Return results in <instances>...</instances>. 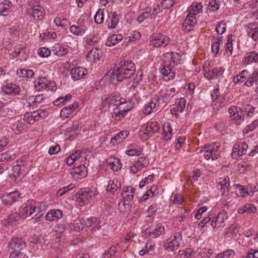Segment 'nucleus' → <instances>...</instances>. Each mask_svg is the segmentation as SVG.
I'll return each instance as SVG.
<instances>
[{"label": "nucleus", "mask_w": 258, "mask_h": 258, "mask_svg": "<svg viewBox=\"0 0 258 258\" xmlns=\"http://www.w3.org/2000/svg\"><path fill=\"white\" fill-rule=\"evenodd\" d=\"M95 189H90L88 188L81 189L78 193L77 201L81 206L88 204L90 201L97 194Z\"/></svg>", "instance_id": "7"}, {"label": "nucleus", "mask_w": 258, "mask_h": 258, "mask_svg": "<svg viewBox=\"0 0 258 258\" xmlns=\"http://www.w3.org/2000/svg\"><path fill=\"white\" fill-rule=\"evenodd\" d=\"M128 135V132L126 131H121L112 138L111 141L113 144L120 143L127 137Z\"/></svg>", "instance_id": "42"}, {"label": "nucleus", "mask_w": 258, "mask_h": 258, "mask_svg": "<svg viewBox=\"0 0 258 258\" xmlns=\"http://www.w3.org/2000/svg\"><path fill=\"white\" fill-rule=\"evenodd\" d=\"M119 16L116 12H111L108 14V18L106 22L108 29H114L118 23Z\"/></svg>", "instance_id": "20"}, {"label": "nucleus", "mask_w": 258, "mask_h": 258, "mask_svg": "<svg viewBox=\"0 0 258 258\" xmlns=\"http://www.w3.org/2000/svg\"><path fill=\"white\" fill-rule=\"evenodd\" d=\"M70 30L72 34L77 36H83L86 31L85 29L75 25L70 27Z\"/></svg>", "instance_id": "46"}, {"label": "nucleus", "mask_w": 258, "mask_h": 258, "mask_svg": "<svg viewBox=\"0 0 258 258\" xmlns=\"http://www.w3.org/2000/svg\"><path fill=\"white\" fill-rule=\"evenodd\" d=\"M219 147L220 146L216 143L205 146L201 150V153H204V156L206 160L211 158L213 161L216 160L220 154Z\"/></svg>", "instance_id": "5"}, {"label": "nucleus", "mask_w": 258, "mask_h": 258, "mask_svg": "<svg viewBox=\"0 0 258 258\" xmlns=\"http://www.w3.org/2000/svg\"><path fill=\"white\" fill-rule=\"evenodd\" d=\"M228 217V214L224 210L220 211L217 216L213 218L211 221V225L214 228L223 227L225 226V220Z\"/></svg>", "instance_id": "9"}, {"label": "nucleus", "mask_w": 258, "mask_h": 258, "mask_svg": "<svg viewBox=\"0 0 258 258\" xmlns=\"http://www.w3.org/2000/svg\"><path fill=\"white\" fill-rule=\"evenodd\" d=\"M136 163L142 169L148 165L149 161L144 156H142L138 158Z\"/></svg>", "instance_id": "54"}, {"label": "nucleus", "mask_w": 258, "mask_h": 258, "mask_svg": "<svg viewBox=\"0 0 258 258\" xmlns=\"http://www.w3.org/2000/svg\"><path fill=\"white\" fill-rule=\"evenodd\" d=\"M107 164L113 171H118L121 168V164L120 160L116 158L111 157L109 158L107 160Z\"/></svg>", "instance_id": "31"}, {"label": "nucleus", "mask_w": 258, "mask_h": 258, "mask_svg": "<svg viewBox=\"0 0 258 258\" xmlns=\"http://www.w3.org/2000/svg\"><path fill=\"white\" fill-rule=\"evenodd\" d=\"M230 117H233L232 119L235 124L240 125L244 120V111L240 107V110H238L235 113H233V114L232 115H230Z\"/></svg>", "instance_id": "30"}, {"label": "nucleus", "mask_w": 258, "mask_h": 258, "mask_svg": "<svg viewBox=\"0 0 258 258\" xmlns=\"http://www.w3.org/2000/svg\"><path fill=\"white\" fill-rule=\"evenodd\" d=\"M159 103L158 99L156 98H152L151 101L147 104L143 110L145 114H150L152 112L156 111L158 109Z\"/></svg>", "instance_id": "17"}, {"label": "nucleus", "mask_w": 258, "mask_h": 258, "mask_svg": "<svg viewBox=\"0 0 258 258\" xmlns=\"http://www.w3.org/2000/svg\"><path fill=\"white\" fill-rule=\"evenodd\" d=\"M27 13L30 16L33 17L34 20H41L45 15L44 9L39 6H35L30 8L27 10Z\"/></svg>", "instance_id": "12"}, {"label": "nucleus", "mask_w": 258, "mask_h": 258, "mask_svg": "<svg viewBox=\"0 0 258 258\" xmlns=\"http://www.w3.org/2000/svg\"><path fill=\"white\" fill-rule=\"evenodd\" d=\"M150 7L146 8L143 12H142L137 18V21L141 23L144 21H146L147 23L151 20Z\"/></svg>", "instance_id": "34"}, {"label": "nucleus", "mask_w": 258, "mask_h": 258, "mask_svg": "<svg viewBox=\"0 0 258 258\" xmlns=\"http://www.w3.org/2000/svg\"><path fill=\"white\" fill-rule=\"evenodd\" d=\"M131 109V103L126 101L125 99L124 98V101L119 102L113 109L112 116L115 120L118 121L123 118Z\"/></svg>", "instance_id": "4"}, {"label": "nucleus", "mask_w": 258, "mask_h": 258, "mask_svg": "<svg viewBox=\"0 0 258 258\" xmlns=\"http://www.w3.org/2000/svg\"><path fill=\"white\" fill-rule=\"evenodd\" d=\"M12 6V4L9 0H5L0 3V15L7 16L9 13V10Z\"/></svg>", "instance_id": "36"}, {"label": "nucleus", "mask_w": 258, "mask_h": 258, "mask_svg": "<svg viewBox=\"0 0 258 258\" xmlns=\"http://www.w3.org/2000/svg\"><path fill=\"white\" fill-rule=\"evenodd\" d=\"M20 217H21L19 215V213L18 214L17 213L11 214L7 219V223L12 225L13 222L18 221Z\"/></svg>", "instance_id": "58"}, {"label": "nucleus", "mask_w": 258, "mask_h": 258, "mask_svg": "<svg viewBox=\"0 0 258 258\" xmlns=\"http://www.w3.org/2000/svg\"><path fill=\"white\" fill-rule=\"evenodd\" d=\"M77 105L71 104L68 106L63 108L60 111V116L64 118H68L71 114H72Z\"/></svg>", "instance_id": "39"}, {"label": "nucleus", "mask_w": 258, "mask_h": 258, "mask_svg": "<svg viewBox=\"0 0 258 258\" xmlns=\"http://www.w3.org/2000/svg\"><path fill=\"white\" fill-rule=\"evenodd\" d=\"M219 184L221 186L220 191L222 195L228 193L229 190L230 182L229 178L228 176H224L219 178Z\"/></svg>", "instance_id": "27"}, {"label": "nucleus", "mask_w": 258, "mask_h": 258, "mask_svg": "<svg viewBox=\"0 0 258 258\" xmlns=\"http://www.w3.org/2000/svg\"><path fill=\"white\" fill-rule=\"evenodd\" d=\"M87 169L84 165H80L75 167L71 170L70 173L75 177L82 178L87 175Z\"/></svg>", "instance_id": "22"}, {"label": "nucleus", "mask_w": 258, "mask_h": 258, "mask_svg": "<svg viewBox=\"0 0 258 258\" xmlns=\"http://www.w3.org/2000/svg\"><path fill=\"white\" fill-rule=\"evenodd\" d=\"M82 126L79 125L78 121H75L73 122L72 127L67 129L66 132V135L70 138H74L77 136Z\"/></svg>", "instance_id": "25"}, {"label": "nucleus", "mask_w": 258, "mask_h": 258, "mask_svg": "<svg viewBox=\"0 0 258 258\" xmlns=\"http://www.w3.org/2000/svg\"><path fill=\"white\" fill-rule=\"evenodd\" d=\"M135 189L132 186H127L122 189L121 196L123 200V204L130 203L134 199Z\"/></svg>", "instance_id": "15"}, {"label": "nucleus", "mask_w": 258, "mask_h": 258, "mask_svg": "<svg viewBox=\"0 0 258 258\" xmlns=\"http://www.w3.org/2000/svg\"><path fill=\"white\" fill-rule=\"evenodd\" d=\"M44 97L43 94H39L38 95H36V96H30L28 98V102L29 105H30L31 103H32L33 105H37L41 103V102L43 100Z\"/></svg>", "instance_id": "47"}, {"label": "nucleus", "mask_w": 258, "mask_h": 258, "mask_svg": "<svg viewBox=\"0 0 258 258\" xmlns=\"http://www.w3.org/2000/svg\"><path fill=\"white\" fill-rule=\"evenodd\" d=\"M181 240L182 235L181 233L179 232L175 233L166 240L164 244V247L168 251H175L178 249Z\"/></svg>", "instance_id": "6"}, {"label": "nucleus", "mask_w": 258, "mask_h": 258, "mask_svg": "<svg viewBox=\"0 0 258 258\" xmlns=\"http://www.w3.org/2000/svg\"><path fill=\"white\" fill-rule=\"evenodd\" d=\"M203 6L201 4L194 3L188 8L189 14L196 16L202 11Z\"/></svg>", "instance_id": "41"}, {"label": "nucleus", "mask_w": 258, "mask_h": 258, "mask_svg": "<svg viewBox=\"0 0 258 258\" xmlns=\"http://www.w3.org/2000/svg\"><path fill=\"white\" fill-rule=\"evenodd\" d=\"M101 51L98 48H93L91 49L88 55L86 58L89 61H96L99 60L101 56Z\"/></svg>", "instance_id": "28"}, {"label": "nucleus", "mask_w": 258, "mask_h": 258, "mask_svg": "<svg viewBox=\"0 0 258 258\" xmlns=\"http://www.w3.org/2000/svg\"><path fill=\"white\" fill-rule=\"evenodd\" d=\"M26 245L25 240L22 237H13L8 243L9 250L11 249L13 251H19V250L24 249Z\"/></svg>", "instance_id": "10"}, {"label": "nucleus", "mask_w": 258, "mask_h": 258, "mask_svg": "<svg viewBox=\"0 0 258 258\" xmlns=\"http://www.w3.org/2000/svg\"><path fill=\"white\" fill-rule=\"evenodd\" d=\"M120 186L121 184L117 179H113L109 180L106 189L108 191L114 193L117 189H120Z\"/></svg>", "instance_id": "38"}, {"label": "nucleus", "mask_w": 258, "mask_h": 258, "mask_svg": "<svg viewBox=\"0 0 258 258\" xmlns=\"http://www.w3.org/2000/svg\"><path fill=\"white\" fill-rule=\"evenodd\" d=\"M34 86L35 89L38 91L45 89L47 86L46 79L43 77L37 79L34 82Z\"/></svg>", "instance_id": "43"}, {"label": "nucleus", "mask_w": 258, "mask_h": 258, "mask_svg": "<svg viewBox=\"0 0 258 258\" xmlns=\"http://www.w3.org/2000/svg\"><path fill=\"white\" fill-rule=\"evenodd\" d=\"M200 254L203 258H211L213 254V250L204 248L202 249Z\"/></svg>", "instance_id": "64"}, {"label": "nucleus", "mask_w": 258, "mask_h": 258, "mask_svg": "<svg viewBox=\"0 0 258 258\" xmlns=\"http://www.w3.org/2000/svg\"><path fill=\"white\" fill-rule=\"evenodd\" d=\"M159 124L156 121H149L142 126L141 129L144 131V134H148V136H152L156 133L159 128Z\"/></svg>", "instance_id": "14"}, {"label": "nucleus", "mask_w": 258, "mask_h": 258, "mask_svg": "<svg viewBox=\"0 0 258 258\" xmlns=\"http://www.w3.org/2000/svg\"><path fill=\"white\" fill-rule=\"evenodd\" d=\"M168 55L171 57V61L173 66L177 65L180 60V55L177 53L170 52L168 53Z\"/></svg>", "instance_id": "56"}, {"label": "nucleus", "mask_w": 258, "mask_h": 258, "mask_svg": "<svg viewBox=\"0 0 258 258\" xmlns=\"http://www.w3.org/2000/svg\"><path fill=\"white\" fill-rule=\"evenodd\" d=\"M10 258H28V256L23 252L13 251L11 252Z\"/></svg>", "instance_id": "63"}, {"label": "nucleus", "mask_w": 258, "mask_h": 258, "mask_svg": "<svg viewBox=\"0 0 258 258\" xmlns=\"http://www.w3.org/2000/svg\"><path fill=\"white\" fill-rule=\"evenodd\" d=\"M85 225L88 228H91L92 231H95L101 228L100 222L97 221L95 217H90L87 218H82Z\"/></svg>", "instance_id": "16"}, {"label": "nucleus", "mask_w": 258, "mask_h": 258, "mask_svg": "<svg viewBox=\"0 0 258 258\" xmlns=\"http://www.w3.org/2000/svg\"><path fill=\"white\" fill-rule=\"evenodd\" d=\"M164 139L166 141H169L171 137L172 129L170 124H167L163 127Z\"/></svg>", "instance_id": "53"}, {"label": "nucleus", "mask_w": 258, "mask_h": 258, "mask_svg": "<svg viewBox=\"0 0 258 258\" xmlns=\"http://www.w3.org/2000/svg\"><path fill=\"white\" fill-rule=\"evenodd\" d=\"M22 198L19 191H15L2 196L3 203L5 206H10L13 203L20 201Z\"/></svg>", "instance_id": "11"}, {"label": "nucleus", "mask_w": 258, "mask_h": 258, "mask_svg": "<svg viewBox=\"0 0 258 258\" xmlns=\"http://www.w3.org/2000/svg\"><path fill=\"white\" fill-rule=\"evenodd\" d=\"M135 66L131 60H123L114 67L112 75L113 79H116L118 81L130 79L135 73Z\"/></svg>", "instance_id": "1"}, {"label": "nucleus", "mask_w": 258, "mask_h": 258, "mask_svg": "<svg viewBox=\"0 0 258 258\" xmlns=\"http://www.w3.org/2000/svg\"><path fill=\"white\" fill-rule=\"evenodd\" d=\"M26 124L23 121L18 120L12 125V129L16 134H20L25 131Z\"/></svg>", "instance_id": "37"}, {"label": "nucleus", "mask_w": 258, "mask_h": 258, "mask_svg": "<svg viewBox=\"0 0 258 258\" xmlns=\"http://www.w3.org/2000/svg\"><path fill=\"white\" fill-rule=\"evenodd\" d=\"M50 50L46 47L40 48L38 50L39 56L41 57H46L50 54Z\"/></svg>", "instance_id": "60"}, {"label": "nucleus", "mask_w": 258, "mask_h": 258, "mask_svg": "<svg viewBox=\"0 0 258 258\" xmlns=\"http://www.w3.org/2000/svg\"><path fill=\"white\" fill-rule=\"evenodd\" d=\"M258 62V53L255 51L248 52L243 58V62L244 64H249L252 63Z\"/></svg>", "instance_id": "24"}, {"label": "nucleus", "mask_w": 258, "mask_h": 258, "mask_svg": "<svg viewBox=\"0 0 258 258\" xmlns=\"http://www.w3.org/2000/svg\"><path fill=\"white\" fill-rule=\"evenodd\" d=\"M52 52L58 56H62L68 53V49L64 46L56 44L53 46Z\"/></svg>", "instance_id": "35"}, {"label": "nucleus", "mask_w": 258, "mask_h": 258, "mask_svg": "<svg viewBox=\"0 0 258 258\" xmlns=\"http://www.w3.org/2000/svg\"><path fill=\"white\" fill-rule=\"evenodd\" d=\"M240 225L239 224L234 223L231 224L228 229V231L233 235L236 234L239 231Z\"/></svg>", "instance_id": "57"}, {"label": "nucleus", "mask_w": 258, "mask_h": 258, "mask_svg": "<svg viewBox=\"0 0 258 258\" xmlns=\"http://www.w3.org/2000/svg\"><path fill=\"white\" fill-rule=\"evenodd\" d=\"M256 212V208L251 204H246L243 207L238 209V212L240 214L246 213H254Z\"/></svg>", "instance_id": "33"}, {"label": "nucleus", "mask_w": 258, "mask_h": 258, "mask_svg": "<svg viewBox=\"0 0 258 258\" xmlns=\"http://www.w3.org/2000/svg\"><path fill=\"white\" fill-rule=\"evenodd\" d=\"M161 72L164 77H168V80L173 79L175 77L174 72H172L171 68L167 65H164Z\"/></svg>", "instance_id": "45"}, {"label": "nucleus", "mask_w": 258, "mask_h": 258, "mask_svg": "<svg viewBox=\"0 0 258 258\" xmlns=\"http://www.w3.org/2000/svg\"><path fill=\"white\" fill-rule=\"evenodd\" d=\"M62 217V212L59 209L50 210L45 216L46 220L50 221L57 220Z\"/></svg>", "instance_id": "26"}, {"label": "nucleus", "mask_w": 258, "mask_h": 258, "mask_svg": "<svg viewBox=\"0 0 258 258\" xmlns=\"http://www.w3.org/2000/svg\"><path fill=\"white\" fill-rule=\"evenodd\" d=\"M120 101H124L118 92H114L109 96L105 95L102 98V106L104 111L108 110L111 105L117 106Z\"/></svg>", "instance_id": "3"}, {"label": "nucleus", "mask_w": 258, "mask_h": 258, "mask_svg": "<svg viewBox=\"0 0 258 258\" xmlns=\"http://www.w3.org/2000/svg\"><path fill=\"white\" fill-rule=\"evenodd\" d=\"M236 192H238L237 194L239 195V196L241 197H246L247 195H250L249 191L247 189H246L245 187H243L241 185H237Z\"/></svg>", "instance_id": "55"}, {"label": "nucleus", "mask_w": 258, "mask_h": 258, "mask_svg": "<svg viewBox=\"0 0 258 258\" xmlns=\"http://www.w3.org/2000/svg\"><path fill=\"white\" fill-rule=\"evenodd\" d=\"M86 74L87 70L85 68L81 67L72 68L70 71L71 78L74 81L81 79L84 76L86 75Z\"/></svg>", "instance_id": "18"}, {"label": "nucleus", "mask_w": 258, "mask_h": 258, "mask_svg": "<svg viewBox=\"0 0 258 258\" xmlns=\"http://www.w3.org/2000/svg\"><path fill=\"white\" fill-rule=\"evenodd\" d=\"M151 42L152 45L155 47H165L170 42V38L165 35L161 34H154L151 36Z\"/></svg>", "instance_id": "8"}, {"label": "nucleus", "mask_w": 258, "mask_h": 258, "mask_svg": "<svg viewBox=\"0 0 258 258\" xmlns=\"http://www.w3.org/2000/svg\"><path fill=\"white\" fill-rule=\"evenodd\" d=\"M141 37L140 33L137 31H134L127 34V36L124 38V41L126 43H131L139 40Z\"/></svg>", "instance_id": "44"}, {"label": "nucleus", "mask_w": 258, "mask_h": 258, "mask_svg": "<svg viewBox=\"0 0 258 258\" xmlns=\"http://www.w3.org/2000/svg\"><path fill=\"white\" fill-rule=\"evenodd\" d=\"M73 225L75 230L79 231L80 230H82L84 228L85 224L82 218L81 220H75Z\"/></svg>", "instance_id": "61"}, {"label": "nucleus", "mask_w": 258, "mask_h": 258, "mask_svg": "<svg viewBox=\"0 0 258 258\" xmlns=\"http://www.w3.org/2000/svg\"><path fill=\"white\" fill-rule=\"evenodd\" d=\"M220 2L219 0H211L209 3V9L211 12L217 11L220 7Z\"/></svg>", "instance_id": "51"}, {"label": "nucleus", "mask_w": 258, "mask_h": 258, "mask_svg": "<svg viewBox=\"0 0 258 258\" xmlns=\"http://www.w3.org/2000/svg\"><path fill=\"white\" fill-rule=\"evenodd\" d=\"M226 23L225 21L222 20L218 23L216 27V31L218 34L221 35L224 33L226 30Z\"/></svg>", "instance_id": "49"}, {"label": "nucleus", "mask_w": 258, "mask_h": 258, "mask_svg": "<svg viewBox=\"0 0 258 258\" xmlns=\"http://www.w3.org/2000/svg\"><path fill=\"white\" fill-rule=\"evenodd\" d=\"M164 227L161 223H158L154 226H152L149 230V235L156 238L164 233Z\"/></svg>", "instance_id": "19"}, {"label": "nucleus", "mask_w": 258, "mask_h": 258, "mask_svg": "<svg viewBox=\"0 0 258 258\" xmlns=\"http://www.w3.org/2000/svg\"><path fill=\"white\" fill-rule=\"evenodd\" d=\"M94 19L95 22L96 24H101L104 20L103 11L100 9H98V11L94 17Z\"/></svg>", "instance_id": "52"}, {"label": "nucleus", "mask_w": 258, "mask_h": 258, "mask_svg": "<svg viewBox=\"0 0 258 258\" xmlns=\"http://www.w3.org/2000/svg\"><path fill=\"white\" fill-rule=\"evenodd\" d=\"M225 69L223 67L215 68L212 71L206 72L204 74V77L208 79H220L223 76Z\"/></svg>", "instance_id": "13"}, {"label": "nucleus", "mask_w": 258, "mask_h": 258, "mask_svg": "<svg viewBox=\"0 0 258 258\" xmlns=\"http://www.w3.org/2000/svg\"><path fill=\"white\" fill-rule=\"evenodd\" d=\"M123 37L121 34H113L108 37L106 41V45L111 47L115 45L121 41Z\"/></svg>", "instance_id": "32"}, {"label": "nucleus", "mask_w": 258, "mask_h": 258, "mask_svg": "<svg viewBox=\"0 0 258 258\" xmlns=\"http://www.w3.org/2000/svg\"><path fill=\"white\" fill-rule=\"evenodd\" d=\"M175 90L173 88L166 89L165 92L161 95L163 101L165 102L173 97L175 94Z\"/></svg>", "instance_id": "48"}, {"label": "nucleus", "mask_w": 258, "mask_h": 258, "mask_svg": "<svg viewBox=\"0 0 258 258\" xmlns=\"http://www.w3.org/2000/svg\"><path fill=\"white\" fill-rule=\"evenodd\" d=\"M45 205L41 203H36L33 200H28L24 203L19 208V215L23 218H26L33 214L36 213L35 216L41 212L45 211Z\"/></svg>", "instance_id": "2"}, {"label": "nucleus", "mask_w": 258, "mask_h": 258, "mask_svg": "<svg viewBox=\"0 0 258 258\" xmlns=\"http://www.w3.org/2000/svg\"><path fill=\"white\" fill-rule=\"evenodd\" d=\"M117 249L115 246H111L108 250H105L102 255L103 258H110L115 254Z\"/></svg>", "instance_id": "50"}, {"label": "nucleus", "mask_w": 258, "mask_h": 258, "mask_svg": "<svg viewBox=\"0 0 258 258\" xmlns=\"http://www.w3.org/2000/svg\"><path fill=\"white\" fill-rule=\"evenodd\" d=\"M248 148V145L245 142H243L240 144L239 150L237 151V155L242 156L244 155Z\"/></svg>", "instance_id": "62"}, {"label": "nucleus", "mask_w": 258, "mask_h": 258, "mask_svg": "<svg viewBox=\"0 0 258 258\" xmlns=\"http://www.w3.org/2000/svg\"><path fill=\"white\" fill-rule=\"evenodd\" d=\"M222 43V37L217 35L214 37L212 39L211 49L212 53L216 55L219 51V47L221 43Z\"/></svg>", "instance_id": "29"}, {"label": "nucleus", "mask_w": 258, "mask_h": 258, "mask_svg": "<svg viewBox=\"0 0 258 258\" xmlns=\"http://www.w3.org/2000/svg\"><path fill=\"white\" fill-rule=\"evenodd\" d=\"M3 91L7 94L17 95L21 91V89L18 85L12 83H7L6 86L3 87Z\"/></svg>", "instance_id": "23"}, {"label": "nucleus", "mask_w": 258, "mask_h": 258, "mask_svg": "<svg viewBox=\"0 0 258 258\" xmlns=\"http://www.w3.org/2000/svg\"><path fill=\"white\" fill-rule=\"evenodd\" d=\"M197 23V20L195 16L188 13L183 23L182 27L184 30L189 31Z\"/></svg>", "instance_id": "21"}, {"label": "nucleus", "mask_w": 258, "mask_h": 258, "mask_svg": "<svg viewBox=\"0 0 258 258\" xmlns=\"http://www.w3.org/2000/svg\"><path fill=\"white\" fill-rule=\"evenodd\" d=\"M98 41V35L97 34H95L90 38H87L86 40V43L90 46H93L97 43Z\"/></svg>", "instance_id": "59"}, {"label": "nucleus", "mask_w": 258, "mask_h": 258, "mask_svg": "<svg viewBox=\"0 0 258 258\" xmlns=\"http://www.w3.org/2000/svg\"><path fill=\"white\" fill-rule=\"evenodd\" d=\"M22 174L20 165H16L13 166L11 172L9 173V177L13 181H15L17 178Z\"/></svg>", "instance_id": "40"}]
</instances>
